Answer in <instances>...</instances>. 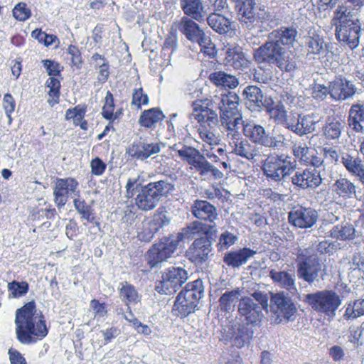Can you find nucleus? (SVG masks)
<instances>
[{"mask_svg":"<svg viewBox=\"0 0 364 364\" xmlns=\"http://www.w3.org/2000/svg\"><path fill=\"white\" fill-rule=\"evenodd\" d=\"M142 174L143 172H141L136 176L128 178L125 186L126 197L132 198L136 189L137 194L134 198L135 205L142 211H150L158 205L162 197L167 196L174 190V186L167 180H160L141 186L145 181Z\"/></svg>","mask_w":364,"mask_h":364,"instance_id":"obj_1","label":"nucleus"},{"mask_svg":"<svg viewBox=\"0 0 364 364\" xmlns=\"http://www.w3.org/2000/svg\"><path fill=\"white\" fill-rule=\"evenodd\" d=\"M211 101L220 110L221 129L228 142L242 136L240 125L242 126L245 121L242 120V114L238 109V95L234 92H223L214 95Z\"/></svg>","mask_w":364,"mask_h":364,"instance_id":"obj_2","label":"nucleus"},{"mask_svg":"<svg viewBox=\"0 0 364 364\" xmlns=\"http://www.w3.org/2000/svg\"><path fill=\"white\" fill-rule=\"evenodd\" d=\"M15 323L17 338L23 344L36 343L48 333L43 316L36 314V305L33 301L17 310Z\"/></svg>","mask_w":364,"mask_h":364,"instance_id":"obj_3","label":"nucleus"},{"mask_svg":"<svg viewBox=\"0 0 364 364\" xmlns=\"http://www.w3.org/2000/svg\"><path fill=\"white\" fill-rule=\"evenodd\" d=\"M243 134L252 142L267 148L280 149L287 144V139L280 131L274 129L272 134L267 133L260 124L246 120L242 123Z\"/></svg>","mask_w":364,"mask_h":364,"instance_id":"obj_4","label":"nucleus"},{"mask_svg":"<svg viewBox=\"0 0 364 364\" xmlns=\"http://www.w3.org/2000/svg\"><path fill=\"white\" fill-rule=\"evenodd\" d=\"M204 293L203 282L196 279L186 284L177 296L172 311L178 317H186L193 312Z\"/></svg>","mask_w":364,"mask_h":364,"instance_id":"obj_5","label":"nucleus"},{"mask_svg":"<svg viewBox=\"0 0 364 364\" xmlns=\"http://www.w3.org/2000/svg\"><path fill=\"white\" fill-rule=\"evenodd\" d=\"M304 301L315 311L333 319L342 304L341 296L333 290L324 289L305 295Z\"/></svg>","mask_w":364,"mask_h":364,"instance_id":"obj_6","label":"nucleus"},{"mask_svg":"<svg viewBox=\"0 0 364 364\" xmlns=\"http://www.w3.org/2000/svg\"><path fill=\"white\" fill-rule=\"evenodd\" d=\"M268 301L267 294L255 291L251 297H244L239 301V314L247 323L257 325L264 317L263 311L267 309Z\"/></svg>","mask_w":364,"mask_h":364,"instance_id":"obj_7","label":"nucleus"},{"mask_svg":"<svg viewBox=\"0 0 364 364\" xmlns=\"http://www.w3.org/2000/svg\"><path fill=\"white\" fill-rule=\"evenodd\" d=\"M296 256L298 276L309 284L313 283L321 270L315 250L312 247H299Z\"/></svg>","mask_w":364,"mask_h":364,"instance_id":"obj_8","label":"nucleus"},{"mask_svg":"<svg viewBox=\"0 0 364 364\" xmlns=\"http://www.w3.org/2000/svg\"><path fill=\"white\" fill-rule=\"evenodd\" d=\"M295 165L291 161V157L284 155L269 156L264 160L262 169L266 177L279 182L291 175Z\"/></svg>","mask_w":364,"mask_h":364,"instance_id":"obj_9","label":"nucleus"},{"mask_svg":"<svg viewBox=\"0 0 364 364\" xmlns=\"http://www.w3.org/2000/svg\"><path fill=\"white\" fill-rule=\"evenodd\" d=\"M182 240V235L164 237L154 244L149 250L147 261L151 268L156 267L163 262L171 258L177 249L178 242Z\"/></svg>","mask_w":364,"mask_h":364,"instance_id":"obj_10","label":"nucleus"},{"mask_svg":"<svg viewBox=\"0 0 364 364\" xmlns=\"http://www.w3.org/2000/svg\"><path fill=\"white\" fill-rule=\"evenodd\" d=\"M187 279L188 273L183 268H170L162 274L161 279L156 286V290L160 294H174Z\"/></svg>","mask_w":364,"mask_h":364,"instance_id":"obj_11","label":"nucleus"},{"mask_svg":"<svg viewBox=\"0 0 364 364\" xmlns=\"http://www.w3.org/2000/svg\"><path fill=\"white\" fill-rule=\"evenodd\" d=\"M78 181L72 177L56 178L53 188L54 201L58 208L65 206L70 196H80Z\"/></svg>","mask_w":364,"mask_h":364,"instance_id":"obj_12","label":"nucleus"},{"mask_svg":"<svg viewBox=\"0 0 364 364\" xmlns=\"http://www.w3.org/2000/svg\"><path fill=\"white\" fill-rule=\"evenodd\" d=\"M215 105L212 101L208 100H196L192 103L193 112L191 114V119L197 120L203 124H207L208 126L215 125L218 122V116L215 111L213 109Z\"/></svg>","mask_w":364,"mask_h":364,"instance_id":"obj_13","label":"nucleus"},{"mask_svg":"<svg viewBox=\"0 0 364 364\" xmlns=\"http://www.w3.org/2000/svg\"><path fill=\"white\" fill-rule=\"evenodd\" d=\"M317 219V212L311 208L296 207L289 213V223L300 228H311Z\"/></svg>","mask_w":364,"mask_h":364,"instance_id":"obj_14","label":"nucleus"},{"mask_svg":"<svg viewBox=\"0 0 364 364\" xmlns=\"http://www.w3.org/2000/svg\"><path fill=\"white\" fill-rule=\"evenodd\" d=\"M292 183L301 188L314 189L322 183L320 173L315 168L298 170L291 177Z\"/></svg>","mask_w":364,"mask_h":364,"instance_id":"obj_15","label":"nucleus"},{"mask_svg":"<svg viewBox=\"0 0 364 364\" xmlns=\"http://www.w3.org/2000/svg\"><path fill=\"white\" fill-rule=\"evenodd\" d=\"M228 144L231 147L232 153L248 161H257L262 156L260 151L262 148L252 144L242 136L237 139L230 141Z\"/></svg>","mask_w":364,"mask_h":364,"instance_id":"obj_16","label":"nucleus"},{"mask_svg":"<svg viewBox=\"0 0 364 364\" xmlns=\"http://www.w3.org/2000/svg\"><path fill=\"white\" fill-rule=\"evenodd\" d=\"M212 250L211 242L207 236H203L194 240L187 251L190 260L196 264L205 262Z\"/></svg>","mask_w":364,"mask_h":364,"instance_id":"obj_17","label":"nucleus"},{"mask_svg":"<svg viewBox=\"0 0 364 364\" xmlns=\"http://www.w3.org/2000/svg\"><path fill=\"white\" fill-rule=\"evenodd\" d=\"M272 43V60L271 63L275 64L282 71L291 72L296 68V64L293 58H290L289 53L275 41Z\"/></svg>","mask_w":364,"mask_h":364,"instance_id":"obj_18","label":"nucleus"},{"mask_svg":"<svg viewBox=\"0 0 364 364\" xmlns=\"http://www.w3.org/2000/svg\"><path fill=\"white\" fill-rule=\"evenodd\" d=\"M271 302L287 321L294 320L297 309L291 299L284 292L272 294Z\"/></svg>","mask_w":364,"mask_h":364,"instance_id":"obj_19","label":"nucleus"},{"mask_svg":"<svg viewBox=\"0 0 364 364\" xmlns=\"http://www.w3.org/2000/svg\"><path fill=\"white\" fill-rule=\"evenodd\" d=\"M360 32L358 24H338L336 28L337 39L346 42L351 49L358 46Z\"/></svg>","mask_w":364,"mask_h":364,"instance_id":"obj_20","label":"nucleus"},{"mask_svg":"<svg viewBox=\"0 0 364 364\" xmlns=\"http://www.w3.org/2000/svg\"><path fill=\"white\" fill-rule=\"evenodd\" d=\"M256 254L257 251L250 247H243L225 253L223 257V262L227 266L232 268H240Z\"/></svg>","mask_w":364,"mask_h":364,"instance_id":"obj_21","label":"nucleus"},{"mask_svg":"<svg viewBox=\"0 0 364 364\" xmlns=\"http://www.w3.org/2000/svg\"><path fill=\"white\" fill-rule=\"evenodd\" d=\"M355 184L350 179L340 177L331 186L333 193L338 198L344 200L358 198L360 193Z\"/></svg>","mask_w":364,"mask_h":364,"instance_id":"obj_22","label":"nucleus"},{"mask_svg":"<svg viewBox=\"0 0 364 364\" xmlns=\"http://www.w3.org/2000/svg\"><path fill=\"white\" fill-rule=\"evenodd\" d=\"M161 151L159 143L139 141L133 143L127 149L128 154L139 160H145Z\"/></svg>","mask_w":364,"mask_h":364,"instance_id":"obj_23","label":"nucleus"},{"mask_svg":"<svg viewBox=\"0 0 364 364\" xmlns=\"http://www.w3.org/2000/svg\"><path fill=\"white\" fill-rule=\"evenodd\" d=\"M355 92L354 85L346 79H337L330 83V96L335 100H345L353 97Z\"/></svg>","mask_w":364,"mask_h":364,"instance_id":"obj_24","label":"nucleus"},{"mask_svg":"<svg viewBox=\"0 0 364 364\" xmlns=\"http://www.w3.org/2000/svg\"><path fill=\"white\" fill-rule=\"evenodd\" d=\"M318 122L316 117L314 114L301 115L296 119V122L291 120L287 123V129L300 135H304L313 132L315 130V125Z\"/></svg>","mask_w":364,"mask_h":364,"instance_id":"obj_25","label":"nucleus"},{"mask_svg":"<svg viewBox=\"0 0 364 364\" xmlns=\"http://www.w3.org/2000/svg\"><path fill=\"white\" fill-rule=\"evenodd\" d=\"M341 164L350 174L357 177L364 185V162L359 156L344 153L341 156Z\"/></svg>","mask_w":364,"mask_h":364,"instance_id":"obj_26","label":"nucleus"},{"mask_svg":"<svg viewBox=\"0 0 364 364\" xmlns=\"http://www.w3.org/2000/svg\"><path fill=\"white\" fill-rule=\"evenodd\" d=\"M191 212L196 218L208 220L211 223L218 219L215 207L206 200H195L191 207Z\"/></svg>","mask_w":364,"mask_h":364,"instance_id":"obj_27","label":"nucleus"},{"mask_svg":"<svg viewBox=\"0 0 364 364\" xmlns=\"http://www.w3.org/2000/svg\"><path fill=\"white\" fill-rule=\"evenodd\" d=\"M178 154L189 164L193 165L199 172L206 161L205 156L193 147L183 146L178 150Z\"/></svg>","mask_w":364,"mask_h":364,"instance_id":"obj_28","label":"nucleus"},{"mask_svg":"<svg viewBox=\"0 0 364 364\" xmlns=\"http://www.w3.org/2000/svg\"><path fill=\"white\" fill-rule=\"evenodd\" d=\"M318 32V31L314 28H311L309 31V36L306 38V46L309 53L319 55L327 48L323 38Z\"/></svg>","mask_w":364,"mask_h":364,"instance_id":"obj_29","label":"nucleus"},{"mask_svg":"<svg viewBox=\"0 0 364 364\" xmlns=\"http://www.w3.org/2000/svg\"><path fill=\"white\" fill-rule=\"evenodd\" d=\"M226 64L235 69L246 68L249 60L245 57L240 46L228 48L226 50Z\"/></svg>","mask_w":364,"mask_h":364,"instance_id":"obj_30","label":"nucleus"},{"mask_svg":"<svg viewBox=\"0 0 364 364\" xmlns=\"http://www.w3.org/2000/svg\"><path fill=\"white\" fill-rule=\"evenodd\" d=\"M269 276L273 282L282 288L286 289L291 293L296 291L294 276L285 271L272 269Z\"/></svg>","mask_w":364,"mask_h":364,"instance_id":"obj_31","label":"nucleus"},{"mask_svg":"<svg viewBox=\"0 0 364 364\" xmlns=\"http://www.w3.org/2000/svg\"><path fill=\"white\" fill-rule=\"evenodd\" d=\"M348 124L355 132H364V105L355 104L351 106Z\"/></svg>","mask_w":364,"mask_h":364,"instance_id":"obj_32","label":"nucleus"},{"mask_svg":"<svg viewBox=\"0 0 364 364\" xmlns=\"http://www.w3.org/2000/svg\"><path fill=\"white\" fill-rule=\"evenodd\" d=\"M181 6L185 14L198 21L205 16L201 0H181Z\"/></svg>","mask_w":364,"mask_h":364,"instance_id":"obj_33","label":"nucleus"},{"mask_svg":"<svg viewBox=\"0 0 364 364\" xmlns=\"http://www.w3.org/2000/svg\"><path fill=\"white\" fill-rule=\"evenodd\" d=\"M235 4V7L237 11V14L242 18L241 21L247 23L246 20H249L252 23V19L255 21V6L254 0H230Z\"/></svg>","mask_w":364,"mask_h":364,"instance_id":"obj_34","label":"nucleus"},{"mask_svg":"<svg viewBox=\"0 0 364 364\" xmlns=\"http://www.w3.org/2000/svg\"><path fill=\"white\" fill-rule=\"evenodd\" d=\"M214 12L210 14L207 18V23H232L230 21L226 14H228L227 11L228 4L227 0H214L213 1Z\"/></svg>","mask_w":364,"mask_h":364,"instance_id":"obj_35","label":"nucleus"},{"mask_svg":"<svg viewBox=\"0 0 364 364\" xmlns=\"http://www.w3.org/2000/svg\"><path fill=\"white\" fill-rule=\"evenodd\" d=\"M252 331L245 326H235L230 337L231 343L237 348H242L249 343L252 337Z\"/></svg>","mask_w":364,"mask_h":364,"instance_id":"obj_36","label":"nucleus"},{"mask_svg":"<svg viewBox=\"0 0 364 364\" xmlns=\"http://www.w3.org/2000/svg\"><path fill=\"white\" fill-rule=\"evenodd\" d=\"M165 115L160 109L152 108L145 110L139 117V124L146 128H153L156 124L164 119Z\"/></svg>","mask_w":364,"mask_h":364,"instance_id":"obj_37","label":"nucleus"},{"mask_svg":"<svg viewBox=\"0 0 364 364\" xmlns=\"http://www.w3.org/2000/svg\"><path fill=\"white\" fill-rule=\"evenodd\" d=\"M210 80L217 86H222L230 89L235 88L238 84V80L235 76L225 72L217 71L210 75Z\"/></svg>","mask_w":364,"mask_h":364,"instance_id":"obj_38","label":"nucleus"},{"mask_svg":"<svg viewBox=\"0 0 364 364\" xmlns=\"http://www.w3.org/2000/svg\"><path fill=\"white\" fill-rule=\"evenodd\" d=\"M358 8H350V6H340L335 12V18L338 23H358Z\"/></svg>","mask_w":364,"mask_h":364,"instance_id":"obj_39","label":"nucleus"},{"mask_svg":"<svg viewBox=\"0 0 364 364\" xmlns=\"http://www.w3.org/2000/svg\"><path fill=\"white\" fill-rule=\"evenodd\" d=\"M343 317L345 320H353L364 315V299L348 302L344 306Z\"/></svg>","mask_w":364,"mask_h":364,"instance_id":"obj_40","label":"nucleus"},{"mask_svg":"<svg viewBox=\"0 0 364 364\" xmlns=\"http://www.w3.org/2000/svg\"><path fill=\"white\" fill-rule=\"evenodd\" d=\"M296 34L297 32L293 27H282L278 31H273L272 38L280 45L288 46L296 40Z\"/></svg>","mask_w":364,"mask_h":364,"instance_id":"obj_41","label":"nucleus"},{"mask_svg":"<svg viewBox=\"0 0 364 364\" xmlns=\"http://www.w3.org/2000/svg\"><path fill=\"white\" fill-rule=\"evenodd\" d=\"M119 293L120 299L125 303L127 306L130 304H135L140 301V296L136 289L134 286L127 282L122 284Z\"/></svg>","mask_w":364,"mask_h":364,"instance_id":"obj_42","label":"nucleus"},{"mask_svg":"<svg viewBox=\"0 0 364 364\" xmlns=\"http://www.w3.org/2000/svg\"><path fill=\"white\" fill-rule=\"evenodd\" d=\"M86 112V106L79 105L73 109H69L66 111L65 119H73L74 124L80 126L81 129H87V122L84 120Z\"/></svg>","mask_w":364,"mask_h":364,"instance_id":"obj_43","label":"nucleus"},{"mask_svg":"<svg viewBox=\"0 0 364 364\" xmlns=\"http://www.w3.org/2000/svg\"><path fill=\"white\" fill-rule=\"evenodd\" d=\"M182 26L181 31L186 37L192 42L198 43L203 38L206 36L202 28H200L198 24H181Z\"/></svg>","mask_w":364,"mask_h":364,"instance_id":"obj_44","label":"nucleus"},{"mask_svg":"<svg viewBox=\"0 0 364 364\" xmlns=\"http://www.w3.org/2000/svg\"><path fill=\"white\" fill-rule=\"evenodd\" d=\"M57 76L50 77L46 81V87L49 88L48 103L53 107L59 102L60 81Z\"/></svg>","mask_w":364,"mask_h":364,"instance_id":"obj_45","label":"nucleus"},{"mask_svg":"<svg viewBox=\"0 0 364 364\" xmlns=\"http://www.w3.org/2000/svg\"><path fill=\"white\" fill-rule=\"evenodd\" d=\"M240 293L239 289L225 291L219 299L221 309L226 311H230L239 300Z\"/></svg>","mask_w":364,"mask_h":364,"instance_id":"obj_46","label":"nucleus"},{"mask_svg":"<svg viewBox=\"0 0 364 364\" xmlns=\"http://www.w3.org/2000/svg\"><path fill=\"white\" fill-rule=\"evenodd\" d=\"M169 219L164 213H158L154 214L151 221L147 223V225L152 228V230L146 236H143L141 239L151 240L154 232H156L160 228L169 224Z\"/></svg>","mask_w":364,"mask_h":364,"instance_id":"obj_47","label":"nucleus"},{"mask_svg":"<svg viewBox=\"0 0 364 364\" xmlns=\"http://www.w3.org/2000/svg\"><path fill=\"white\" fill-rule=\"evenodd\" d=\"M74 206L77 213L81 215V218L89 223H94L95 216L93 209L88 205L84 200L75 198L73 200Z\"/></svg>","mask_w":364,"mask_h":364,"instance_id":"obj_48","label":"nucleus"},{"mask_svg":"<svg viewBox=\"0 0 364 364\" xmlns=\"http://www.w3.org/2000/svg\"><path fill=\"white\" fill-rule=\"evenodd\" d=\"M355 229L351 224L334 226L331 230V235L338 240H350L353 238Z\"/></svg>","mask_w":364,"mask_h":364,"instance_id":"obj_49","label":"nucleus"},{"mask_svg":"<svg viewBox=\"0 0 364 364\" xmlns=\"http://www.w3.org/2000/svg\"><path fill=\"white\" fill-rule=\"evenodd\" d=\"M269 117L277 124H284L287 128V123L291 122V119L287 117V112L282 105H277L268 110Z\"/></svg>","mask_w":364,"mask_h":364,"instance_id":"obj_50","label":"nucleus"},{"mask_svg":"<svg viewBox=\"0 0 364 364\" xmlns=\"http://www.w3.org/2000/svg\"><path fill=\"white\" fill-rule=\"evenodd\" d=\"M114 97L112 94L109 91H107L105 99V105L102 107V114L103 117L107 119H115L119 116L121 111L118 110L115 113H114Z\"/></svg>","mask_w":364,"mask_h":364,"instance_id":"obj_51","label":"nucleus"},{"mask_svg":"<svg viewBox=\"0 0 364 364\" xmlns=\"http://www.w3.org/2000/svg\"><path fill=\"white\" fill-rule=\"evenodd\" d=\"M343 128V122L339 121L331 122L324 127L323 133L327 139L336 140L341 136Z\"/></svg>","mask_w":364,"mask_h":364,"instance_id":"obj_52","label":"nucleus"},{"mask_svg":"<svg viewBox=\"0 0 364 364\" xmlns=\"http://www.w3.org/2000/svg\"><path fill=\"white\" fill-rule=\"evenodd\" d=\"M254 57L258 63L267 62L271 63L272 60V43L271 41L267 42L264 45L259 47L255 53Z\"/></svg>","mask_w":364,"mask_h":364,"instance_id":"obj_53","label":"nucleus"},{"mask_svg":"<svg viewBox=\"0 0 364 364\" xmlns=\"http://www.w3.org/2000/svg\"><path fill=\"white\" fill-rule=\"evenodd\" d=\"M7 288L9 291V297L18 298L27 294L28 284L26 282L13 281L8 284Z\"/></svg>","mask_w":364,"mask_h":364,"instance_id":"obj_54","label":"nucleus"},{"mask_svg":"<svg viewBox=\"0 0 364 364\" xmlns=\"http://www.w3.org/2000/svg\"><path fill=\"white\" fill-rule=\"evenodd\" d=\"M243 92L250 102L257 106L262 104L263 95L259 87L256 86H248L244 90Z\"/></svg>","mask_w":364,"mask_h":364,"instance_id":"obj_55","label":"nucleus"},{"mask_svg":"<svg viewBox=\"0 0 364 364\" xmlns=\"http://www.w3.org/2000/svg\"><path fill=\"white\" fill-rule=\"evenodd\" d=\"M198 134L200 139L209 145H216L220 141L219 136L205 126H200Z\"/></svg>","mask_w":364,"mask_h":364,"instance_id":"obj_56","label":"nucleus"},{"mask_svg":"<svg viewBox=\"0 0 364 364\" xmlns=\"http://www.w3.org/2000/svg\"><path fill=\"white\" fill-rule=\"evenodd\" d=\"M204 232L203 224L200 222L196 221L191 223L189 225L183 229L181 233H178V235H182V238L183 237L187 238H193L196 235L203 233Z\"/></svg>","mask_w":364,"mask_h":364,"instance_id":"obj_57","label":"nucleus"},{"mask_svg":"<svg viewBox=\"0 0 364 364\" xmlns=\"http://www.w3.org/2000/svg\"><path fill=\"white\" fill-rule=\"evenodd\" d=\"M237 240V237L234 234L225 231L219 237L218 247L220 250H225L233 245Z\"/></svg>","mask_w":364,"mask_h":364,"instance_id":"obj_58","label":"nucleus"},{"mask_svg":"<svg viewBox=\"0 0 364 364\" xmlns=\"http://www.w3.org/2000/svg\"><path fill=\"white\" fill-rule=\"evenodd\" d=\"M90 311L92 312L94 318L100 320L105 319L107 316V311L105 303H100L98 300L92 299L90 303Z\"/></svg>","mask_w":364,"mask_h":364,"instance_id":"obj_59","label":"nucleus"},{"mask_svg":"<svg viewBox=\"0 0 364 364\" xmlns=\"http://www.w3.org/2000/svg\"><path fill=\"white\" fill-rule=\"evenodd\" d=\"M149 102L148 95L143 92L141 87L134 89L132 93V105L141 109V105H147Z\"/></svg>","mask_w":364,"mask_h":364,"instance_id":"obj_60","label":"nucleus"},{"mask_svg":"<svg viewBox=\"0 0 364 364\" xmlns=\"http://www.w3.org/2000/svg\"><path fill=\"white\" fill-rule=\"evenodd\" d=\"M13 16L17 21H24L31 16V10L26 4L20 2L14 6Z\"/></svg>","mask_w":364,"mask_h":364,"instance_id":"obj_61","label":"nucleus"},{"mask_svg":"<svg viewBox=\"0 0 364 364\" xmlns=\"http://www.w3.org/2000/svg\"><path fill=\"white\" fill-rule=\"evenodd\" d=\"M200 47V52L205 55L213 58L216 55L215 46L211 41L210 37L206 36L203 39L198 43Z\"/></svg>","mask_w":364,"mask_h":364,"instance_id":"obj_62","label":"nucleus"},{"mask_svg":"<svg viewBox=\"0 0 364 364\" xmlns=\"http://www.w3.org/2000/svg\"><path fill=\"white\" fill-rule=\"evenodd\" d=\"M294 156L304 162H309V149L305 143H298L294 146Z\"/></svg>","mask_w":364,"mask_h":364,"instance_id":"obj_63","label":"nucleus"},{"mask_svg":"<svg viewBox=\"0 0 364 364\" xmlns=\"http://www.w3.org/2000/svg\"><path fill=\"white\" fill-rule=\"evenodd\" d=\"M42 63L50 77L58 76L63 70L60 64L53 60H43Z\"/></svg>","mask_w":364,"mask_h":364,"instance_id":"obj_64","label":"nucleus"}]
</instances>
